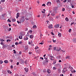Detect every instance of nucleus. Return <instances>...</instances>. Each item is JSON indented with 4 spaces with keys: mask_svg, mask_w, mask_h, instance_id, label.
I'll list each match as a JSON object with an SVG mask.
<instances>
[{
    "mask_svg": "<svg viewBox=\"0 0 76 76\" xmlns=\"http://www.w3.org/2000/svg\"><path fill=\"white\" fill-rule=\"evenodd\" d=\"M60 66V65L58 64H56L55 65V66L56 67H58Z\"/></svg>",
    "mask_w": 76,
    "mask_h": 76,
    "instance_id": "obj_14",
    "label": "nucleus"
},
{
    "mask_svg": "<svg viewBox=\"0 0 76 76\" xmlns=\"http://www.w3.org/2000/svg\"><path fill=\"white\" fill-rule=\"evenodd\" d=\"M22 44V42L20 41L19 42V44Z\"/></svg>",
    "mask_w": 76,
    "mask_h": 76,
    "instance_id": "obj_46",
    "label": "nucleus"
},
{
    "mask_svg": "<svg viewBox=\"0 0 76 76\" xmlns=\"http://www.w3.org/2000/svg\"><path fill=\"white\" fill-rule=\"evenodd\" d=\"M24 69L25 72H28V68H27L26 67L24 68Z\"/></svg>",
    "mask_w": 76,
    "mask_h": 76,
    "instance_id": "obj_8",
    "label": "nucleus"
},
{
    "mask_svg": "<svg viewBox=\"0 0 76 76\" xmlns=\"http://www.w3.org/2000/svg\"><path fill=\"white\" fill-rule=\"evenodd\" d=\"M41 50L40 49H39L38 50H37V53H40V52H41Z\"/></svg>",
    "mask_w": 76,
    "mask_h": 76,
    "instance_id": "obj_15",
    "label": "nucleus"
},
{
    "mask_svg": "<svg viewBox=\"0 0 76 76\" xmlns=\"http://www.w3.org/2000/svg\"><path fill=\"white\" fill-rule=\"evenodd\" d=\"M66 71H67V68H64V69L63 70V72L64 73H65V72H66Z\"/></svg>",
    "mask_w": 76,
    "mask_h": 76,
    "instance_id": "obj_7",
    "label": "nucleus"
},
{
    "mask_svg": "<svg viewBox=\"0 0 76 76\" xmlns=\"http://www.w3.org/2000/svg\"><path fill=\"white\" fill-rule=\"evenodd\" d=\"M70 58V57L69 56H67L66 57V58L67 59H69Z\"/></svg>",
    "mask_w": 76,
    "mask_h": 76,
    "instance_id": "obj_50",
    "label": "nucleus"
},
{
    "mask_svg": "<svg viewBox=\"0 0 76 76\" xmlns=\"http://www.w3.org/2000/svg\"><path fill=\"white\" fill-rule=\"evenodd\" d=\"M9 42H10V41H11V40H10V39H7V42H9Z\"/></svg>",
    "mask_w": 76,
    "mask_h": 76,
    "instance_id": "obj_37",
    "label": "nucleus"
},
{
    "mask_svg": "<svg viewBox=\"0 0 76 76\" xmlns=\"http://www.w3.org/2000/svg\"><path fill=\"white\" fill-rule=\"evenodd\" d=\"M15 44L16 45H18V44H19V43L18 42H17L15 43Z\"/></svg>",
    "mask_w": 76,
    "mask_h": 76,
    "instance_id": "obj_35",
    "label": "nucleus"
},
{
    "mask_svg": "<svg viewBox=\"0 0 76 76\" xmlns=\"http://www.w3.org/2000/svg\"><path fill=\"white\" fill-rule=\"evenodd\" d=\"M62 10L63 12H64V11H65V8H63L62 9Z\"/></svg>",
    "mask_w": 76,
    "mask_h": 76,
    "instance_id": "obj_48",
    "label": "nucleus"
},
{
    "mask_svg": "<svg viewBox=\"0 0 76 76\" xmlns=\"http://www.w3.org/2000/svg\"><path fill=\"white\" fill-rule=\"evenodd\" d=\"M24 62L25 63V64H28V62H27V60H26Z\"/></svg>",
    "mask_w": 76,
    "mask_h": 76,
    "instance_id": "obj_36",
    "label": "nucleus"
},
{
    "mask_svg": "<svg viewBox=\"0 0 76 76\" xmlns=\"http://www.w3.org/2000/svg\"><path fill=\"white\" fill-rule=\"evenodd\" d=\"M54 20V19H53V18H50V21H51V20Z\"/></svg>",
    "mask_w": 76,
    "mask_h": 76,
    "instance_id": "obj_30",
    "label": "nucleus"
},
{
    "mask_svg": "<svg viewBox=\"0 0 76 76\" xmlns=\"http://www.w3.org/2000/svg\"><path fill=\"white\" fill-rule=\"evenodd\" d=\"M56 60H55L53 61V63L52 64H56Z\"/></svg>",
    "mask_w": 76,
    "mask_h": 76,
    "instance_id": "obj_26",
    "label": "nucleus"
},
{
    "mask_svg": "<svg viewBox=\"0 0 76 76\" xmlns=\"http://www.w3.org/2000/svg\"><path fill=\"white\" fill-rule=\"evenodd\" d=\"M47 72L48 73L50 74L51 73V70L50 69H48L47 70Z\"/></svg>",
    "mask_w": 76,
    "mask_h": 76,
    "instance_id": "obj_9",
    "label": "nucleus"
},
{
    "mask_svg": "<svg viewBox=\"0 0 76 76\" xmlns=\"http://www.w3.org/2000/svg\"><path fill=\"white\" fill-rule=\"evenodd\" d=\"M7 73H10V74H11V73H12V72L10 70H7Z\"/></svg>",
    "mask_w": 76,
    "mask_h": 76,
    "instance_id": "obj_28",
    "label": "nucleus"
},
{
    "mask_svg": "<svg viewBox=\"0 0 76 76\" xmlns=\"http://www.w3.org/2000/svg\"><path fill=\"white\" fill-rule=\"evenodd\" d=\"M17 23H18V24H19V23H20H20H21V22H19V21H18V20L17 21Z\"/></svg>",
    "mask_w": 76,
    "mask_h": 76,
    "instance_id": "obj_47",
    "label": "nucleus"
},
{
    "mask_svg": "<svg viewBox=\"0 0 76 76\" xmlns=\"http://www.w3.org/2000/svg\"><path fill=\"white\" fill-rule=\"evenodd\" d=\"M28 54L30 55H31V54H32V52H29Z\"/></svg>",
    "mask_w": 76,
    "mask_h": 76,
    "instance_id": "obj_54",
    "label": "nucleus"
},
{
    "mask_svg": "<svg viewBox=\"0 0 76 76\" xmlns=\"http://www.w3.org/2000/svg\"><path fill=\"white\" fill-rule=\"evenodd\" d=\"M69 70H72V69H73V67H69Z\"/></svg>",
    "mask_w": 76,
    "mask_h": 76,
    "instance_id": "obj_16",
    "label": "nucleus"
},
{
    "mask_svg": "<svg viewBox=\"0 0 76 76\" xmlns=\"http://www.w3.org/2000/svg\"><path fill=\"white\" fill-rule=\"evenodd\" d=\"M46 4L48 6H51V3L50 2H48Z\"/></svg>",
    "mask_w": 76,
    "mask_h": 76,
    "instance_id": "obj_6",
    "label": "nucleus"
},
{
    "mask_svg": "<svg viewBox=\"0 0 76 76\" xmlns=\"http://www.w3.org/2000/svg\"><path fill=\"white\" fill-rule=\"evenodd\" d=\"M19 39H22V36L20 35L19 37Z\"/></svg>",
    "mask_w": 76,
    "mask_h": 76,
    "instance_id": "obj_23",
    "label": "nucleus"
},
{
    "mask_svg": "<svg viewBox=\"0 0 76 76\" xmlns=\"http://www.w3.org/2000/svg\"><path fill=\"white\" fill-rule=\"evenodd\" d=\"M68 2H70L71 0H67Z\"/></svg>",
    "mask_w": 76,
    "mask_h": 76,
    "instance_id": "obj_63",
    "label": "nucleus"
},
{
    "mask_svg": "<svg viewBox=\"0 0 76 76\" xmlns=\"http://www.w3.org/2000/svg\"><path fill=\"white\" fill-rule=\"evenodd\" d=\"M19 64V62H18L17 63V65H18Z\"/></svg>",
    "mask_w": 76,
    "mask_h": 76,
    "instance_id": "obj_61",
    "label": "nucleus"
},
{
    "mask_svg": "<svg viewBox=\"0 0 76 76\" xmlns=\"http://www.w3.org/2000/svg\"><path fill=\"white\" fill-rule=\"evenodd\" d=\"M58 59H60L61 58V56L60 55H59L58 56Z\"/></svg>",
    "mask_w": 76,
    "mask_h": 76,
    "instance_id": "obj_29",
    "label": "nucleus"
},
{
    "mask_svg": "<svg viewBox=\"0 0 76 76\" xmlns=\"http://www.w3.org/2000/svg\"><path fill=\"white\" fill-rule=\"evenodd\" d=\"M22 54V52L20 51L19 52V55H21V54Z\"/></svg>",
    "mask_w": 76,
    "mask_h": 76,
    "instance_id": "obj_55",
    "label": "nucleus"
},
{
    "mask_svg": "<svg viewBox=\"0 0 76 76\" xmlns=\"http://www.w3.org/2000/svg\"><path fill=\"white\" fill-rule=\"evenodd\" d=\"M50 60L53 61L55 59L54 57L53 56H51L50 57Z\"/></svg>",
    "mask_w": 76,
    "mask_h": 76,
    "instance_id": "obj_2",
    "label": "nucleus"
},
{
    "mask_svg": "<svg viewBox=\"0 0 76 76\" xmlns=\"http://www.w3.org/2000/svg\"><path fill=\"white\" fill-rule=\"evenodd\" d=\"M56 15V12L54 11H53L51 13V15L54 16Z\"/></svg>",
    "mask_w": 76,
    "mask_h": 76,
    "instance_id": "obj_3",
    "label": "nucleus"
},
{
    "mask_svg": "<svg viewBox=\"0 0 76 76\" xmlns=\"http://www.w3.org/2000/svg\"><path fill=\"white\" fill-rule=\"evenodd\" d=\"M39 48L38 46H37L35 48V50H38Z\"/></svg>",
    "mask_w": 76,
    "mask_h": 76,
    "instance_id": "obj_41",
    "label": "nucleus"
},
{
    "mask_svg": "<svg viewBox=\"0 0 76 76\" xmlns=\"http://www.w3.org/2000/svg\"><path fill=\"white\" fill-rule=\"evenodd\" d=\"M14 76H19V75L17 74H16Z\"/></svg>",
    "mask_w": 76,
    "mask_h": 76,
    "instance_id": "obj_51",
    "label": "nucleus"
},
{
    "mask_svg": "<svg viewBox=\"0 0 76 76\" xmlns=\"http://www.w3.org/2000/svg\"><path fill=\"white\" fill-rule=\"evenodd\" d=\"M2 10H3V8L1 6H0V12L2 11Z\"/></svg>",
    "mask_w": 76,
    "mask_h": 76,
    "instance_id": "obj_21",
    "label": "nucleus"
},
{
    "mask_svg": "<svg viewBox=\"0 0 76 76\" xmlns=\"http://www.w3.org/2000/svg\"><path fill=\"white\" fill-rule=\"evenodd\" d=\"M52 41H53V42H54V43L55 42H56V40H54V39H52Z\"/></svg>",
    "mask_w": 76,
    "mask_h": 76,
    "instance_id": "obj_34",
    "label": "nucleus"
},
{
    "mask_svg": "<svg viewBox=\"0 0 76 76\" xmlns=\"http://www.w3.org/2000/svg\"><path fill=\"white\" fill-rule=\"evenodd\" d=\"M56 2L57 3H60L61 1H60V0H56Z\"/></svg>",
    "mask_w": 76,
    "mask_h": 76,
    "instance_id": "obj_25",
    "label": "nucleus"
},
{
    "mask_svg": "<svg viewBox=\"0 0 76 76\" xmlns=\"http://www.w3.org/2000/svg\"><path fill=\"white\" fill-rule=\"evenodd\" d=\"M60 26V25L59 24H56L54 26V27L55 28H59V26Z\"/></svg>",
    "mask_w": 76,
    "mask_h": 76,
    "instance_id": "obj_5",
    "label": "nucleus"
},
{
    "mask_svg": "<svg viewBox=\"0 0 76 76\" xmlns=\"http://www.w3.org/2000/svg\"><path fill=\"white\" fill-rule=\"evenodd\" d=\"M30 38L31 39H32L34 38V36L32 35H31L30 36Z\"/></svg>",
    "mask_w": 76,
    "mask_h": 76,
    "instance_id": "obj_17",
    "label": "nucleus"
},
{
    "mask_svg": "<svg viewBox=\"0 0 76 76\" xmlns=\"http://www.w3.org/2000/svg\"><path fill=\"white\" fill-rule=\"evenodd\" d=\"M42 6H44V7H45V4H43Z\"/></svg>",
    "mask_w": 76,
    "mask_h": 76,
    "instance_id": "obj_56",
    "label": "nucleus"
},
{
    "mask_svg": "<svg viewBox=\"0 0 76 76\" xmlns=\"http://www.w3.org/2000/svg\"><path fill=\"white\" fill-rule=\"evenodd\" d=\"M72 8H75V6H74V5H72Z\"/></svg>",
    "mask_w": 76,
    "mask_h": 76,
    "instance_id": "obj_59",
    "label": "nucleus"
},
{
    "mask_svg": "<svg viewBox=\"0 0 76 76\" xmlns=\"http://www.w3.org/2000/svg\"><path fill=\"white\" fill-rule=\"evenodd\" d=\"M40 59H42V60H44V58L42 57H40Z\"/></svg>",
    "mask_w": 76,
    "mask_h": 76,
    "instance_id": "obj_57",
    "label": "nucleus"
},
{
    "mask_svg": "<svg viewBox=\"0 0 76 76\" xmlns=\"http://www.w3.org/2000/svg\"><path fill=\"white\" fill-rule=\"evenodd\" d=\"M11 29H11V28H9V30H8L9 31H11Z\"/></svg>",
    "mask_w": 76,
    "mask_h": 76,
    "instance_id": "obj_58",
    "label": "nucleus"
},
{
    "mask_svg": "<svg viewBox=\"0 0 76 76\" xmlns=\"http://www.w3.org/2000/svg\"><path fill=\"white\" fill-rule=\"evenodd\" d=\"M33 28H37V26L34 25L33 26Z\"/></svg>",
    "mask_w": 76,
    "mask_h": 76,
    "instance_id": "obj_27",
    "label": "nucleus"
},
{
    "mask_svg": "<svg viewBox=\"0 0 76 76\" xmlns=\"http://www.w3.org/2000/svg\"><path fill=\"white\" fill-rule=\"evenodd\" d=\"M72 31V29H69V30H68V32L69 33L71 32V31Z\"/></svg>",
    "mask_w": 76,
    "mask_h": 76,
    "instance_id": "obj_40",
    "label": "nucleus"
},
{
    "mask_svg": "<svg viewBox=\"0 0 76 76\" xmlns=\"http://www.w3.org/2000/svg\"><path fill=\"white\" fill-rule=\"evenodd\" d=\"M44 58L45 59V60H47V59H48V57L47 56L45 57H44Z\"/></svg>",
    "mask_w": 76,
    "mask_h": 76,
    "instance_id": "obj_38",
    "label": "nucleus"
},
{
    "mask_svg": "<svg viewBox=\"0 0 76 76\" xmlns=\"http://www.w3.org/2000/svg\"><path fill=\"white\" fill-rule=\"evenodd\" d=\"M4 63H5L7 64V63H8V62H9V61H8V60H6L4 61Z\"/></svg>",
    "mask_w": 76,
    "mask_h": 76,
    "instance_id": "obj_18",
    "label": "nucleus"
},
{
    "mask_svg": "<svg viewBox=\"0 0 76 76\" xmlns=\"http://www.w3.org/2000/svg\"><path fill=\"white\" fill-rule=\"evenodd\" d=\"M51 48H48V50H49V51H50V50H51Z\"/></svg>",
    "mask_w": 76,
    "mask_h": 76,
    "instance_id": "obj_62",
    "label": "nucleus"
},
{
    "mask_svg": "<svg viewBox=\"0 0 76 76\" xmlns=\"http://www.w3.org/2000/svg\"><path fill=\"white\" fill-rule=\"evenodd\" d=\"M7 22H11V20H10L9 19H8Z\"/></svg>",
    "mask_w": 76,
    "mask_h": 76,
    "instance_id": "obj_45",
    "label": "nucleus"
},
{
    "mask_svg": "<svg viewBox=\"0 0 76 76\" xmlns=\"http://www.w3.org/2000/svg\"><path fill=\"white\" fill-rule=\"evenodd\" d=\"M0 41H1V42H3V41H4V40L3 39H0Z\"/></svg>",
    "mask_w": 76,
    "mask_h": 76,
    "instance_id": "obj_49",
    "label": "nucleus"
},
{
    "mask_svg": "<svg viewBox=\"0 0 76 76\" xmlns=\"http://www.w3.org/2000/svg\"><path fill=\"white\" fill-rule=\"evenodd\" d=\"M65 20L66 22H68L69 20V19H68V18L67 17H66L65 19Z\"/></svg>",
    "mask_w": 76,
    "mask_h": 76,
    "instance_id": "obj_19",
    "label": "nucleus"
},
{
    "mask_svg": "<svg viewBox=\"0 0 76 76\" xmlns=\"http://www.w3.org/2000/svg\"><path fill=\"white\" fill-rule=\"evenodd\" d=\"M58 37H61V33H58Z\"/></svg>",
    "mask_w": 76,
    "mask_h": 76,
    "instance_id": "obj_31",
    "label": "nucleus"
},
{
    "mask_svg": "<svg viewBox=\"0 0 76 76\" xmlns=\"http://www.w3.org/2000/svg\"><path fill=\"white\" fill-rule=\"evenodd\" d=\"M42 12L43 13H45V10L43 9V11H42Z\"/></svg>",
    "mask_w": 76,
    "mask_h": 76,
    "instance_id": "obj_22",
    "label": "nucleus"
},
{
    "mask_svg": "<svg viewBox=\"0 0 76 76\" xmlns=\"http://www.w3.org/2000/svg\"><path fill=\"white\" fill-rule=\"evenodd\" d=\"M28 32H29V33H31H31L32 32V31L31 30H29V31H28Z\"/></svg>",
    "mask_w": 76,
    "mask_h": 76,
    "instance_id": "obj_33",
    "label": "nucleus"
},
{
    "mask_svg": "<svg viewBox=\"0 0 76 76\" xmlns=\"http://www.w3.org/2000/svg\"><path fill=\"white\" fill-rule=\"evenodd\" d=\"M53 70H56V69H57L56 68V67H53Z\"/></svg>",
    "mask_w": 76,
    "mask_h": 76,
    "instance_id": "obj_39",
    "label": "nucleus"
},
{
    "mask_svg": "<svg viewBox=\"0 0 76 76\" xmlns=\"http://www.w3.org/2000/svg\"><path fill=\"white\" fill-rule=\"evenodd\" d=\"M18 17H19V13H17V14L16 18L17 19H18Z\"/></svg>",
    "mask_w": 76,
    "mask_h": 76,
    "instance_id": "obj_11",
    "label": "nucleus"
},
{
    "mask_svg": "<svg viewBox=\"0 0 76 76\" xmlns=\"http://www.w3.org/2000/svg\"><path fill=\"white\" fill-rule=\"evenodd\" d=\"M13 51H14V54H15V53H16V50H13Z\"/></svg>",
    "mask_w": 76,
    "mask_h": 76,
    "instance_id": "obj_52",
    "label": "nucleus"
},
{
    "mask_svg": "<svg viewBox=\"0 0 76 76\" xmlns=\"http://www.w3.org/2000/svg\"><path fill=\"white\" fill-rule=\"evenodd\" d=\"M25 18V17H24V16H23L21 17V18L20 20V21H21V22H22V23L23 22H24V21H25V18Z\"/></svg>",
    "mask_w": 76,
    "mask_h": 76,
    "instance_id": "obj_1",
    "label": "nucleus"
},
{
    "mask_svg": "<svg viewBox=\"0 0 76 76\" xmlns=\"http://www.w3.org/2000/svg\"><path fill=\"white\" fill-rule=\"evenodd\" d=\"M0 44H1V45H4V44H3V42H1L0 43Z\"/></svg>",
    "mask_w": 76,
    "mask_h": 76,
    "instance_id": "obj_43",
    "label": "nucleus"
},
{
    "mask_svg": "<svg viewBox=\"0 0 76 76\" xmlns=\"http://www.w3.org/2000/svg\"><path fill=\"white\" fill-rule=\"evenodd\" d=\"M1 1L2 3H4L5 1V0H1Z\"/></svg>",
    "mask_w": 76,
    "mask_h": 76,
    "instance_id": "obj_42",
    "label": "nucleus"
},
{
    "mask_svg": "<svg viewBox=\"0 0 76 76\" xmlns=\"http://www.w3.org/2000/svg\"><path fill=\"white\" fill-rule=\"evenodd\" d=\"M3 63V61L1 60H0V64H2Z\"/></svg>",
    "mask_w": 76,
    "mask_h": 76,
    "instance_id": "obj_32",
    "label": "nucleus"
},
{
    "mask_svg": "<svg viewBox=\"0 0 76 76\" xmlns=\"http://www.w3.org/2000/svg\"><path fill=\"white\" fill-rule=\"evenodd\" d=\"M67 1V0H64V1H63V2L64 3H66Z\"/></svg>",
    "mask_w": 76,
    "mask_h": 76,
    "instance_id": "obj_53",
    "label": "nucleus"
},
{
    "mask_svg": "<svg viewBox=\"0 0 76 76\" xmlns=\"http://www.w3.org/2000/svg\"><path fill=\"white\" fill-rule=\"evenodd\" d=\"M43 17H45L46 16V14H43Z\"/></svg>",
    "mask_w": 76,
    "mask_h": 76,
    "instance_id": "obj_44",
    "label": "nucleus"
},
{
    "mask_svg": "<svg viewBox=\"0 0 76 76\" xmlns=\"http://www.w3.org/2000/svg\"><path fill=\"white\" fill-rule=\"evenodd\" d=\"M7 47V46L6 45H3V48H6Z\"/></svg>",
    "mask_w": 76,
    "mask_h": 76,
    "instance_id": "obj_13",
    "label": "nucleus"
},
{
    "mask_svg": "<svg viewBox=\"0 0 76 76\" xmlns=\"http://www.w3.org/2000/svg\"><path fill=\"white\" fill-rule=\"evenodd\" d=\"M12 20L13 22H15L16 21V19L15 18L12 19Z\"/></svg>",
    "mask_w": 76,
    "mask_h": 76,
    "instance_id": "obj_20",
    "label": "nucleus"
},
{
    "mask_svg": "<svg viewBox=\"0 0 76 76\" xmlns=\"http://www.w3.org/2000/svg\"><path fill=\"white\" fill-rule=\"evenodd\" d=\"M64 75L63 74H61L60 75V76H64Z\"/></svg>",
    "mask_w": 76,
    "mask_h": 76,
    "instance_id": "obj_64",
    "label": "nucleus"
},
{
    "mask_svg": "<svg viewBox=\"0 0 76 76\" xmlns=\"http://www.w3.org/2000/svg\"><path fill=\"white\" fill-rule=\"evenodd\" d=\"M50 29H51V28H53V25L52 24H50L48 27Z\"/></svg>",
    "mask_w": 76,
    "mask_h": 76,
    "instance_id": "obj_10",
    "label": "nucleus"
},
{
    "mask_svg": "<svg viewBox=\"0 0 76 76\" xmlns=\"http://www.w3.org/2000/svg\"><path fill=\"white\" fill-rule=\"evenodd\" d=\"M20 63L21 64H24V60L22 59H20Z\"/></svg>",
    "mask_w": 76,
    "mask_h": 76,
    "instance_id": "obj_4",
    "label": "nucleus"
},
{
    "mask_svg": "<svg viewBox=\"0 0 76 76\" xmlns=\"http://www.w3.org/2000/svg\"><path fill=\"white\" fill-rule=\"evenodd\" d=\"M28 38L27 37H24V40L25 41H26V40H28Z\"/></svg>",
    "mask_w": 76,
    "mask_h": 76,
    "instance_id": "obj_12",
    "label": "nucleus"
},
{
    "mask_svg": "<svg viewBox=\"0 0 76 76\" xmlns=\"http://www.w3.org/2000/svg\"><path fill=\"white\" fill-rule=\"evenodd\" d=\"M28 48H29V47H28V46H26L25 47V49L26 50H28Z\"/></svg>",
    "mask_w": 76,
    "mask_h": 76,
    "instance_id": "obj_24",
    "label": "nucleus"
},
{
    "mask_svg": "<svg viewBox=\"0 0 76 76\" xmlns=\"http://www.w3.org/2000/svg\"><path fill=\"white\" fill-rule=\"evenodd\" d=\"M10 62H11V63H12L13 62V60H11L10 61Z\"/></svg>",
    "mask_w": 76,
    "mask_h": 76,
    "instance_id": "obj_60",
    "label": "nucleus"
}]
</instances>
